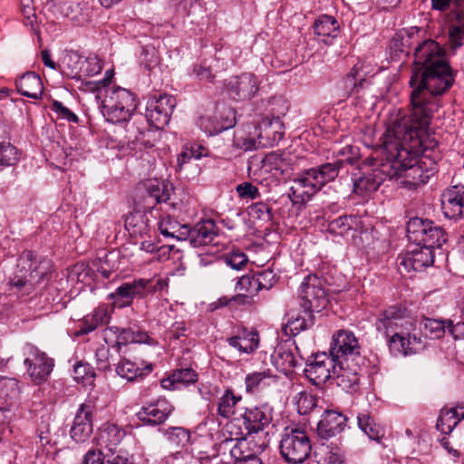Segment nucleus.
<instances>
[{
  "label": "nucleus",
  "mask_w": 464,
  "mask_h": 464,
  "mask_svg": "<svg viewBox=\"0 0 464 464\" xmlns=\"http://www.w3.org/2000/svg\"><path fill=\"white\" fill-rule=\"evenodd\" d=\"M414 68L410 80L412 88L409 115L394 121L428 129L433 114L440 108V96L454 82L452 71L447 63L445 50L434 40H426L415 49Z\"/></svg>",
  "instance_id": "nucleus-1"
},
{
  "label": "nucleus",
  "mask_w": 464,
  "mask_h": 464,
  "mask_svg": "<svg viewBox=\"0 0 464 464\" xmlns=\"http://www.w3.org/2000/svg\"><path fill=\"white\" fill-rule=\"evenodd\" d=\"M428 129L391 120L382 137V153L386 157L387 164L392 166L394 179L398 185L410 189L427 183L432 175V169H423L422 161L418 157L425 152L421 136Z\"/></svg>",
  "instance_id": "nucleus-2"
},
{
  "label": "nucleus",
  "mask_w": 464,
  "mask_h": 464,
  "mask_svg": "<svg viewBox=\"0 0 464 464\" xmlns=\"http://www.w3.org/2000/svg\"><path fill=\"white\" fill-rule=\"evenodd\" d=\"M337 154L343 156V159L305 169L293 180L290 189L294 201L305 203L310 200L325 184L334 181L338 177L344 162L354 163L359 158V149L348 145L342 148Z\"/></svg>",
  "instance_id": "nucleus-3"
},
{
  "label": "nucleus",
  "mask_w": 464,
  "mask_h": 464,
  "mask_svg": "<svg viewBox=\"0 0 464 464\" xmlns=\"http://www.w3.org/2000/svg\"><path fill=\"white\" fill-rule=\"evenodd\" d=\"M49 268V260L31 250H24L17 259L10 284L22 289L24 294L29 295L34 290L36 285L44 280Z\"/></svg>",
  "instance_id": "nucleus-4"
},
{
  "label": "nucleus",
  "mask_w": 464,
  "mask_h": 464,
  "mask_svg": "<svg viewBox=\"0 0 464 464\" xmlns=\"http://www.w3.org/2000/svg\"><path fill=\"white\" fill-rule=\"evenodd\" d=\"M372 169L362 176L353 179V192L365 197L376 191L380 185L394 176L393 167L387 164L386 157L382 153V146L374 150L365 160Z\"/></svg>",
  "instance_id": "nucleus-5"
},
{
  "label": "nucleus",
  "mask_w": 464,
  "mask_h": 464,
  "mask_svg": "<svg viewBox=\"0 0 464 464\" xmlns=\"http://www.w3.org/2000/svg\"><path fill=\"white\" fill-rule=\"evenodd\" d=\"M136 106L135 95L118 87L107 91L101 103V111L108 121L118 123L128 121Z\"/></svg>",
  "instance_id": "nucleus-6"
},
{
  "label": "nucleus",
  "mask_w": 464,
  "mask_h": 464,
  "mask_svg": "<svg viewBox=\"0 0 464 464\" xmlns=\"http://www.w3.org/2000/svg\"><path fill=\"white\" fill-rule=\"evenodd\" d=\"M279 450L286 462L303 463L312 450L310 438L304 430L286 427L281 434Z\"/></svg>",
  "instance_id": "nucleus-7"
},
{
  "label": "nucleus",
  "mask_w": 464,
  "mask_h": 464,
  "mask_svg": "<svg viewBox=\"0 0 464 464\" xmlns=\"http://www.w3.org/2000/svg\"><path fill=\"white\" fill-rule=\"evenodd\" d=\"M417 321L410 311L404 307L392 305L382 312L376 320L375 326L385 337H392L396 333L405 334L406 331H415Z\"/></svg>",
  "instance_id": "nucleus-8"
},
{
  "label": "nucleus",
  "mask_w": 464,
  "mask_h": 464,
  "mask_svg": "<svg viewBox=\"0 0 464 464\" xmlns=\"http://www.w3.org/2000/svg\"><path fill=\"white\" fill-rule=\"evenodd\" d=\"M299 298L304 313L322 311L329 302L324 280L315 275L307 276L300 285Z\"/></svg>",
  "instance_id": "nucleus-9"
},
{
  "label": "nucleus",
  "mask_w": 464,
  "mask_h": 464,
  "mask_svg": "<svg viewBox=\"0 0 464 464\" xmlns=\"http://www.w3.org/2000/svg\"><path fill=\"white\" fill-rule=\"evenodd\" d=\"M225 429L230 438L226 439L220 447L225 450H229V454L235 462L246 463L254 458H258L256 450L250 447V441L246 438V434L240 427L239 419L229 421Z\"/></svg>",
  "instance_id": "nucleus-10"
},
{
  "label": "nucleus",
  "mask_w": 464,
  "mask_h": 464,
  "mask_svg": "<svg viewBox=\"0 0 464 464\" xmlns=\"http://www.w3.org/2000/svg\"><path fill=\"white\" fill-rule=\"evenodd\" d=\"M361 347L355 335L345 330H340L333 335L330 355L333 356L337 363L343 362H364V358L361 356Z\"/></svg>",
  "instance_id": "nucleus-11"
},
{
  "label": "nucleus",
  "mask_w": 464,
  "mask_h": 464,
  "mask_svg": "<svg viewBox=\"0 0 464 464\" xmlns=\"http://www.w3.org/2000/svg\"><path fill=\"white\" fill-rule=\"evenodd\" d=\"M25 349L26 357L24 364L26 372L34 384H42L47 381L53 372L54 361L34 345L28 344Z\"/></svg>",
  "instance_id": "nucleus-12"
},
{
  "label": "nucleus",
  "mask_w": 464,
  "mask_h": 464,
  "mask_svg": "<svg viewBox=\"0 0 464 464\" xmlns=\"http://www.w3.org/2000/svg\"><path fill=\"white\" fill-rule=\"evenodd\" d=\"M176 99L169 94H153L149 98L146 118L151 126L162 129L170 120Z\"/></svg>",
  "instance_id": "nucleus-13"
},
{
  "label": "nucleus",
  "mask_w": 464,
  "mask_h": 464,
  "mask_svg": "<svg viewBox=\"0 0 464 464\" xmlns=\"http://www.w3.org/2000/svg\"><path fill=\"white\" fill-rule=\"evenodd\" d=\"M336 367L337 362L333 356L325 353H316L306 363L304 375L314 385L320 386L335 375Z\"/></svg>",
  "instance_id": "nucleus-14"
},
{
  "label": "nucleus",
  "mask_w": 464,
  "mask_h": 464,
  "mask_svg": "<svg viewBox=\"0 0 464 464\" xmlns=\"http://www.w3.org/2000/svg\"><path fill=\"white\" fill-rule=\"evenodd\" d=\"M256 140L250 139L246 150L273 147L284 137L285 125L279 117L266 118L260 123Z\"/></svg>",
  "instance_id": "nucleus-15"
},
{
  "label": "nucleus",
  "mask_w": 464,
  "mask_h": 464,
  "mask_svg": "<svg viewBox=\"0 0 464 464\" xmlns=\"http://www.w3.org/2000/svg\"><path fill=\"white\" fill-rule=\"evenodd\" d=\"M428 337L416 325L415 331H406L405 334L396 333L389 340L390 349L403 355L423 351L428 344Z\"/></svg>",
  "instance_id": "nucleus-16"
},
{
  "label": "nucleus",
  "mask_w": 464,
  "mask_h": 464,
  "mask_svg": "<svg viewBox=\"0 0 464 464\" xmlns=\"http://www.w3.org/2000/svg\"><path fill=\"white\" fill-rule=\"evenodd\" d=\"M261 81L253 72H244L231 77L227 89L229 96L236 101H247L252 99L260 90Z\"/></svg>",
  "instance_id": "nucleus-17"
},
{
  "label": "nucleus",
  "mask_w": 464,
  "mask_h": 464,
  "mask_svg": "<svg viewBox=\"0 0 464 464\" xmlns=\"http://www.w3.org/2000/svg\"><path fill=\"white\" fill-rule=\"evenodd\" d=\"M94 409V400L90 397L78 409L70 431L71 437L75 442H84L92 435V420Z\"/></svg>",
  "instance_id": "nucleus-18"
},
{
  "label": "nucleus",
  "mask_w": 464,
  "mask_h": 464,
  "mask_svg": "<svg viewBox=\"0 0 464 464\" xmlns=\"http://www.w3.org/2000/svg\"><path fill=\"white\" fill-rule=\"evenodd\" d=\"M150 281L147 279H137L122 283L114 292L109 294L108 298L111 300V304L117 308L130 306L134 298L143 297Z\"/></svg>",
  "instance_id": "nucleus-19"
},
{
  "label": "nucleus",
  "mask_w": 464,
  "mask_h": 464,
  "mask_svg": "<svg viewBox=\"0 0 464 464\" xmlns=\"http://www.w3.org/2000/svg\"><path fill=\"white\" fill-rule=\"evenodd\" d=\"M434 248L421 245H413L400 257V266L408 272L422 271L434 262Z\"/></svg>",
  "instance_id": "nucleus-20"
},
{
  "label": "nucleus",
  "mask_w": 464,
  "mask_h": 464,
  "mask_svg": "<svg viewBox=\"0 0 464 464\" xmlns=\"http://www.w3.org/2000/svg\"><path fill=\"white\" fill-rule=\"evenodd\" d=\"M273 420V409L267 404L246 408L242 415L245 434L257 433L266 428Z\"/></svg>",
  "instance_id": "nucleus-21"
},
{
  "label": "nucleus",
  "mask_w": 464,
  "mask_h": 464,
  "mask_svg": "<svg viewBox=\"0 0 464 464\" xmlns=\"http://www.w3.org/2000/svg\"><path fill=\"white\" fill-rule=\"evenodd\" d=\"M441 208L450 219H459L464 216V186L455 185L447 188L441 195Z\"/></svg>",
  "instance_id": "nucleus-22"
},
{
  "label": "nucleus",
  "mask_w": 464,
  "mask_h": 464,
  "mask_svg": "<svg viewBox=\"0 0 464 464\" xmlns=\"http://www.w3.org/2000/svg\"><path fill=\"white\" fill-rule=\"evenodd\" d=\"M363 362L354 361L337 363L335 379L337 385L347 392H355L359 386L360 376L362 374Z\"/></svg>",
  "instance_id": "nucleus-23"
},
{
  "label": "nucleus",
  "mask_w": 464,
  "mask_h": 464,
  "mask_svg": "<svg viewBox=\"0 0 464 464\" xmlns=\"http://www.w3.org/2000/svg\"><path fill=\"white\" fill-rule=\"evenodd\" d=\"M208 156V150L202 146L186 148L177 159V169L180 176L188 179H195L200 172V169L192 160H199Z\"/></svg>",
  "instance_id": "nucleus-24"
},
{
  "label": "nucleus",
  "mask_w": 464,
  "mask_h": 464,
  "mask_svg": "<svg viewBox=\"0 0 464 464\" xmlns=\"http://www.w3.org/2000/svg\"><path fill=\"white\" fill-rule=\"evenodd\" d=\"M297 349L293 342L286 341L277 344L272 354V362L275 367L285 375L293 372L298 364V360L294 353Z\"/></svg>",
  "instance_id": "nucleus-25"
},
{
  "label": "nucleus",
  "mask_w": 464,
  "mask_h": 464,
  "mask_svg": "<svg viewBox=\"0 0 464 464\" xmlns=\"http://www.w3.org/2000/svg\"><path fill=\"white\" fill-rule=\"evenodd\" d=\"M187 241L192 247L211 244L218 237V228L212 219L203 220L194 227H189Z\"/></svg>",
  "instance_id": "nucleus-26"
},
{
  "label": "nucleus",
  "mask_w": 464,
  "mask_h": 464,
  "mask_svg": "<svg viewBox=\"0 0 464 464\" xmlns=\"http://www.w3.org/2000/svg\"><path fill=\"white\" fill-rule=\"evenodd\" d=\"M347 422V418L341 412L325 411L317 425L318 435L322 439H329L341 433Z\"/></svg>",
  "instance_id": "nucleus-27"
},
{
  "label": "nucleus",
  "mask_w": 464,
  "mask_h": 464,
  "mask_svg": "<svg viewBox=\"0 0 464 464\" xmlns=\"http://www.w3.org/2000/svg\"><path fill=\"white\" fill-rule=\"evenodd\" d=\"M172 411L171 405L166 401H158L142 407L137 413L138 419L145 424L158 425L164 422Z\"/></svg>",
  "instance_id": "nucleus-28"
},
{
  "label": "nucleus",
  "mask_w": 464,
  "mask_h": 464,
  "mask_svg": "<svg viewBox=\"0 0 464 464\" xmlns=\"http://www.w3.org/2000/svg\"><path fill=\"white\" fill-rule=\"evenodd\" d=\"M228 344L241 353H254L259 344V337L256 332L245 327L237 330L236 334L227 338Z\"/></svg>",
  "instance_id": "nucleus-29"
},
{
  "label": "nucleus",
  "mask_w": 464,
  "mask_h": 464,
  "mask_svg": "<svg viewBox=\"0 0 464 464\" xmlns=\"http://www.w3.org/2000/svg\"><path fill=\"white\" fill-rule=\"evenodd\" d=\"M18 92L25 97L40 99L44 92L42 79L35 72H28L15 81Z\"/></svg>",
  "instance_id": "nucleus-30"
},
{
  "label": "nucleus",
  "mask_w": 464,
  "mask_h": 464,
  "mask_svg": "<svg viewBox=\"0 0 464 464\" xmlns=\"http://www.w3.org/2000/svg\"><path fill=\"white\" fill-rule=\"evenodd\" d=\"M463 419L464 404L451 408H443L436 423L437 430L443 434H450Z\"/></svg>",
  "instance_id": "nucleus-31"
},
{
  "label": "nucleus",
  "mask_w": 464,
  "mask_h": 464,
  "mask_svg": "<svg viewBox=\"0 0 464 464\" xmlns=\"http://www.w3.org/2000/svg\"><path fill=\"white\" fill-rule=\"evenodd\" d=\"M277 382L278 377L272 374L269 370L254 372L245 378L246 391L248 393H258L270 386L276 385Z\"/></svg>",
  "instance_id": "nucleus-32"
},
{
  "label": "nucleus",
  "mask_w": 464,
  "mask_h": 464,
  "mask_svg": "<svg viewBox=\"0 0 464 464\" xmlns=\"http://www.w3.org/2000/svg\"><path fill=\"white\" fill-rule=\"evenodd\" d=\"M125 436V431L113 423L104 424L98 434V445L112 452Z\"/></svg>",
  "instance_id": "nucleus-33"
},
{
  "label": "nucleus",
  "mask_w": 464,
  "mask_h": 464,
  "mask_svg": "<svg viewBox=\"0 0 464 464\" xmlns=\"http://www.w3.org/2000/svg\"><path fill=\"white\" fill-rule=\"evenodd\" d=\"M241 400L242 396L236 394L231 389L224 390L215 402L217 415L223 419H230L235 415L237 405Z\"/></svg>",
  "instance_id": "nucleus-34"
},
{
  "label": "nucleus",
  "mask_w": 464,
  "mask_h": 464,
  "mask_svg": "<svg viewBox=\"0 0 464 464\" xmlns=\"http://www.w3.org/2000/svg\"><path fill=\"white\" fill-rule=\"evenodd\" d=\"M198 381V373L191 368L175 370L169 376L161 380V387L165 390L179 389L180 385L187 386Z\"/></svg>",
  "instance_id": "nucleus-35"
},
{
  "label": "nucleus",
  "mask_w": 464,
  "mask_h": 464,
  "mask_svg": "<svg viewBox=\"0 0 464 464\" xmlns=\"http://www.w3.org/2000/svg\"><path fill=\"white\" fill-rule=\"evenodd\" d=\"M314 34L321 37V41L326 44H332V39L338 34V22L331 15L323 14L314 24Z\"/></svg>",
  "instance_id": "nucleus-36"
},
{
  "label": "nucleus",
  "mask_w": 464,
  "mask_h": 464,
  "mask_svg": "<svg viewBox=\"0 0 464 464\" xmlns=\"http://www.w3.org/2000/svg\"><path fill=\"white\" fill-rule=\"evenodd\" d=\"M144 200L150 208L154 207L156 204L166 202L169 199V190L168 186L158 179L147 180L144 183Z\"/></svg>",
  "instance_id": "nucleus-37"
},
{
  "label": "nucleus",
  "mask_w": 464,
  "mask_h": 464,
  "mask_svg": "<svg viewBox=\"0 0 464 464\" xmlns=\"http://www.w3.org/2000/svg\"><path fill=\"white\" fill-rule=\"evenodd\" d=\"M152 369L153 366L151 363L144 367H140L136 362L126 358L121 359L116 365V372L118 375L129 382L142 378L144 375L149 374Z\"/></svg>",
  "instance_id": "nucleus-38"
},
{
  "label": "nucleus",
  "mask_w": 464,
  "mask_h": 464,
  "mask_svg": "<svg viewBox=\"0 0 464 464\" xmlns=\"http://www.w3.org/2000/svg\"><path fill=\"white\" fill-rule=\"evenodd\" d=\"M110 331L117 334V343H149L150 337L146 332L140 331L138 327L120 328L118 326L109 327Z\"/></svg>",
  "instance_id": "nucleus-39"
},
{
  "label": "nucleus",
  "mask_w": 464,
  "mask_h": 464,
  "mask_svg": "<svg viewBox=\"0 0 464 464\" xmlns=\"http://www.w3.org/2000/svg\"><path fill=\"white\" fill-rule=\"evenodd\" d=\"M159 230L164 237H173L178 240L187 241V237L189 236V226L181 225L178 220L169 216L160 220Z\"/></svg>",
  "instance_id": "nucleus-40"
},
{
  "label": "nucleus",
  "mask_w": 464,
  "mask_h": 464,
  "mask_svg": "<svg viewBox=\"0 0 464 464\" xmlns=\"http://www.w3.org/2000/svg\"><path fill=\"white\" fill-rule=\"evenodd\" d=\"M124 226L130 237H141L149 235L150 229L147 217L141 212L130 213L126 216Z\"/></svg>",
  "instance_id": "nucleus-41"
},
{
  "label": "nucleus",
  "mask_w": 464,
  "mask_h": 464,
  "mask_svg": "<svg viewBox=\"0 0 464 464\" xmlns=\"http://www.w3.org/2000/svg\"><path fill=\"white\" fill-rule=\"evenodd\" d=\"M365 80L358 77V70L353 67L352 71L338 83L337 88L342 97L357 95L364 88Z\"/></svg>",
  "instance_id": "nucleus-42"
},
{
  "label": "nucleus",
  "mask_w": 464,
  "mask_h": 464,
  "mask_svg": "<svg viewBox=\"0 0 464 464\" xmlns=\"http://www.w3.org/2000/svg\"><path fill=\"white\" fill-rule=\"evenodd\" d=\"M162 432L168 446L173 450L187 446L190 440V432L182 427H169Z\"/></svg>",
  "instance_id": "nucleus-43"
},
{
  "label": "nucleus",
  "mask_w": 464,
  "mask_h": 464,
  "mask_svg": "<svg viewBox=\"0 0 464 464\" xmlns=\"http://www.w3.org/2000/svg\"><path fill=\"white\" fill-rule=\"evenodd\" d=\"M420 332L425 333L426 337L430 340L441 338L448 329V320H437L431 318H424L420 322H417Z\"/></svg>",
  "instance_id": "nucleus-44"
},
{
  "label": "nucleus",
  "mask_w": 464,
  "mask_h": 464,
  "mask_svg": "<svg viewBox=\"0 0 464 464\" xmlns=\"http://www.w3.org/2000/svg\"><path fill=\"white\" fill-rule=\"evenodd\" d=\"M425 230L422 240H420V245L430 248H439L446 242L447 239L443 229L434 225L432 221L430 222Z\"/></svg>",
  "instance_id": "nucleus-45"
},
{
  "label": "nucleus",
  "mask_w": 464,
  "mask_h": 464,
  "mask_svg": "<svg viewBox=\"0 0 464 464\" xmlns=\"http://www.w3.org/2000/svg\"><path fill=\"white\" fill-rule=\"evenodd\" d=\"M18 395V382L13 378L0 376V405H11Z\"/></svg>",
  "instance_id": "nucleus-46"
},
{
  "label": "nucleus",
  "mask_w": 464,
  "mask_h": 464,
  "mask_svg": "<svg viewBox=\"0 0 464 464\" xmlns=\"http://www.w3.org/2000/svg\"><path fill=\"white\" fill-rule=\"evenodd\" d=\"M449 44L456 50L464 44V12L456 10V24L450 26Z\"/></svg>",
  "instance_id": "nucleus-47"
},
{
  "label": "nucleus",
  "mask_w": 464,
  "mask_h": 464,
  "mask_svg": "<svg viewBox=\"0 0 464 464\" xmlns=\"http://www.w3.org/2000/svg\"><path fill=\"white\" fill-rule=\"evenodd\" d=\"M431 220L422 219L420 218H411L407 225V237L409 241L414 245H420V240H422V236L430 222Z\"/></svg>",
  "instance_id": "nucleus-48"
},
{
  "label": "nucleus",
  "mask_w": 464,
  "mask_h": 464,
  "mask_svg": "<svg viewBox=\"0 0 464 464\" xmlns=\"http://www.w3.org/2000/svg\"><path fill=\"white\" fill-rule=\"evenodd\" d=\"M358 224L355 216H342L331 221L328 225L329 231L336 235H344L351 229H354Z\"/></svg>",
  "instance_id": "nucleus-49"
},
{
  "label": "nucleus",
  "mask_w": 464,
  "mask_h": 464,
  "mask_svg": "<svg viewBox=\"0 0 464 464\" xmlns=\"http://www.w3.org/2000/svg\"><path fill=\"white\" fill-rule=\"evenodd\" d=\"M20 154L18 150L9 142H0V167H12L18 163Z\"/></svg>",
  "instance_id": "nucleus-50"
},
{
  "label": "nucleus",
  "mask_w": 464,
  "mask_h": 464,
  "mask_svg": "<svg viewBox=\"0 0 464 464\" xmlns=\"http://www.w3.org/2000/svg\"><path fill=\"white\" fill-rule=\"evenodd\" d=\"M308 314V319L297 315L296 317H294L293 315L291 318L288 319L287 324L285 327V331L286 334L291 335H296L301 331H304L308 328L309 325L313 324V319H312V314Z\"/></svg>",
  "instance_id": "nucleus-51"
},
{
  "label": "nucleus",
  "mask_w": 464,
  "mask_h": 464,
  "mask_svg": "<svg viewBox=\"0 0 464 464\" xmlns=\"http://www.w3.org/2000/svg\"><path fill=\"white\" fill-rule=\"evenodd\" d=\"M260 171H264L266 173H272L273 170L282 172L283 167V159L276 152H271L266 155L260 160Z\"/></svg>",
  "instance_id": "nucleus-52"
},
{
  "label": "nucleus",
  "mask_w": 464,
  "mask_h": 464,
  "mask_svg": "<svg viewBox=\"0 0 464 464\" xmlns=\"http://www.w3.org/2000/svg\"><path fill=\"white\" fill-rule=\"evenodd\" d=\"M359 428L372 440H378L381 435V430L368 415H359L357 417Z\"/></svg>",
  "instance_id": "nucleus-53"
},
{
  "label": "nucleus",
  "mask_w": 464,
  "mask_h": 464,
  "mask_svg": "<svg viewBox=\"0 0 464 464\" xmlns=\"http://www.w3.org/2000/svg\"><path fill=\"white\" fill-rule=\"evenodd\" d=\"M224 262L235 270H242L246 266L248 257L239 250L231 251L224 256Z\"/></svg>",
  "instance_id": "nucleus-54"
},
{
  "label": "nucleus",
  "mask_w": 464,
  "mask_h": 464,
  "mask_svg": "<svg viewBox=\"0 0 464 464\" xmlns=\"http://www.w3.org/2000/svg\"><path fill=\"white\" fill-rule=\"evenodd\" d=\"M236 191L242 199H256L260 198V192L256 186L250 182H243L236 187Z\"/></svg>",
  "instance_id": "nucleus-55"
},
{
  "label": "nucleus",
  "mask_w": 464,
  "mask_h": 464,
  "mask_svg": "<svg viewBox=\"0 0 464 464\" xmlns=\"http://www.w3.org/2000/svg\"><path fill=\"white\" fill-rule=\"evenodd\" d=\"M248 208L249 214L255 218L264 221H269L272 219L271 208L264 202L255 203Z\"/></svg>",
  "instance_id": "nucleus-56"
},
{
  "label": "nucleus",
  "mask_w": 464,
  "mask_h": 464,
  "mask_svg": "<svg viewBox=\"0 0 464 464\" xmlns=\"http://www.w3.org/2000/svg\"><path fill=\"white\" fill-rule=\"evenodd\" d=\"M323 464H343V452L338 447L327 446L324 450Z\"/></svg>",
  "instance_id": "nucleus-57"
},
{
  "label": "nucleus",
  "mask_w": 464,
  "mask_h": 464,
  "mask_svg": "<svg viewBox=\"0 0 464 464\" xmlns=\"http://www.w3.org/2000/svg\"><path fill=\"white\" fill-rule=\"evenodd\" d=\"M257 288L259 289H269L277 281L276 275L271 269H266L258 272L256 276Z\"/></svg>",
  "instance_id": "nucleus-58"
},
{
  "label": "nucleus",
  "mask_w": 464,
  "mask_h": 464,
  "mask_svg": "<svg viewBox=\"0 0 464 464\" xmlns=\"http://www.w3.org/2000/svg\"><path fill=\"white\" fill-rule=\"evenodd\" d=\"M268 106L270 107V111L276 115L275 117L280 118V115H285L288 111V103L282 96L272 97L268 101Z\"/></svg>",
  "instance_id": "nucleus-59"
},
{
  "label": "nucleus",
  "mask_w": 464,
  "mask_h": 464,
  "mask_svg": "<svg viewBox=\"0 0 464 464\" xmlns=\"http://www.w3.org/2000/svg\"><path fill=\"white\" fill-rule=\"evenodd\" d=\"M236 289L237 291H244L246 293L253 294L258 290L256 276H251L249 275H245L241 276L237 285Z\"/></svg>",
  "instance_id": "nucleus-60"
},
{
  "label": "nucleus",
  "mask_w": 464,
  "mask_h": 464,
  "mask_svg": "<svg viewBox=\"0 0 464 464\" xmlns=\"http://www.w3.org/2000/svg\"><path fill=\"white\" fill-rule=\"evenodd\" d=\"M75 379L78 381H88L95 377L93 368L87 362H78L74 365Z\"/></svg>",
  "instance_id": "nucleus-61"
},
{
  "label": "nucleus",
  "mask_w": 464,
  "mask_h": 464,
  "mask_svg": "<svg viewBox=\"0 0 464 464\" xmlns=\"http://www.w3.org/2000/svg\"><path fill=\"white\" fill-rule=\"evenodd\" d=\"M52 111L56 112L59 117L65 119L71 122H78V116L65 107L61 102L53 101L51 106Z\"/></svg>",
  "instance_id": "nucleus-62"
},
{
  "label": "nucleus",
  "mask_w": 464,
  "mask_h": 464,
  "mask_svg": "<svg viewBox=\"0 0 464 464\" xmlns=\"http://www.w3.org/2000/svg\"><path fill=\"white\" fill-rule=\"evenodd\" d=\"M464 5V0H431V6L433 10L445 12L451 7L458 9Z\"/></svg>",
  "instance_id": "nucleus-63"
},
{
  "label": "nucleus",
  "mask_w": 464,
  "mask_h": 464,
  "mask_svg": "<svg viewBox=\"0 0 464 464\" xmlns=\"http://www.w3.org/2000/svg\"><path fill=\"white\" fill-rule=\"evenodd\" d=\"M149 133L147 132H139V135L135 136L134 139H131V136H129V142L128 144H131V149L136 150H141V148H151L153 147V143L150 142L149 139H147V136Z\"/></svg>",
  "instance_id": "nucleus-64"
}]
</instances>
